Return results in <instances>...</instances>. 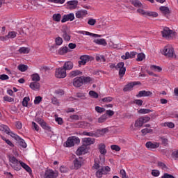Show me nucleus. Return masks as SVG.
<instances>
[{"mask_svg":"<svg viewBox=\"0 0 178 178\" xmlns=\"http://www.w3.org/2000/svg\"><path fill=\"white\" fill-rule=\"evenodd\" d=\"M19 54H29L30 52V49L29 47H21L19 49Z\"/></svg>","mask_w":178,"mask_h":178,"instance_id":"a18cd8bd","label":"nucleus"},{"mask_svg":"<svg viewBox=\"0 0 178 178\" xmlns=\"http://www.w3.org/2000/svg\"><path fill=\"white\" fill-rule=\"evenodd\" d=\"M73 86L76 88L81 87V86H83V78H81V76L74 78L73 80Z\"/></svg>","mask_w":178,"mask_h":178,"instance_id":"f3484780","label":"nucleus"},{"mask_svg":"<svg viewBox=\"0 0 178 178\" xmlns=\"http://www.w3.org/2000/svg\"><path fill=\"white\" fill-rule=\"evenodd\" d=\"M83 165V159L81 157L75 159L74 160V169H80Z\"/></svg>","mask_w":178,"mask_h":178,"instance_id":"dca6fc26","label":"nucleus"},{"mask_svg":"<svg viewBox=\"0 0 178 178\" xmlns=\"http://www.w3.org/2000/svg\"><path fill=\"white\" fill-rule=\"evenodd\" d=\"M88 151V149H87V146L83 145L76 150V155H84L85 154H87Z\"/></svg>","mask_w":178,"mask_h":178,"instance_id":"a211bd4d","label":"nucleus"},{"mask_svg":"<svg viewBox=\"0 0 178 178\" xmlns=\"http://www.w3.org/2000/svg\"><path fill=\"white\" fill-rule=\"evenodd\" d=\"M162 37L163 38H170V35L173 34V31L170 30L169 27H163V30L161 31Z\"/></svg>","mask_w":178,"mask_h":178,"instance_id":"9d476101","label":"nucleus"},{"mask_svg":"<svg viewBox=\"0 0 178 178\" xmlns=\"http://www.w3.org/2000/svg\"><path fill=\"white\" fill-rule=\"evenodd\" d=\"M55 42H56V45H62V44L63 42V40L62 39V38L58 37L56 38Z\"/></svg>","mask_w":178,"mask_h":178,"instance_id":"052dcab7","label":"nucleus"},{"mask_svg":"<svg viewBox=\"0 0 178 178\" xmlns=\"http://www.w3.org/2000/svg\"><path fill=\"white\" fill-rule=\"evenodd\" d=\"M74 20V13H71L67 15H64L61 19V23H66V22H73Z\"/></svg>","mask_w":178,"mask_h":178,"instance_id":"ddd939ff","label":"nucleus"},{"mask_svg":"<svg viewBox=\"0 0 178 178\" xmlns=\"http://www.w3.org/2000/svg\"><path fill=\"white\" fill-rule=\"evenodd\" d=\"M80 74H83V72L79 70L71 71L70 73V77H76V76H80Z\"/></svg>","mask_w":178,"mask_h":178,"instance_id":"c756f323","label":"nucleus"},{"mask_svg":"<svg viewBox=\"0 0 178 178\" xmlns=\"http://www.w3.org/2000/svg\"><path fill=\"white\" fill-rule=\"evenodd\" d=\"M21 168H23L24 169H25V170H26L28 173H31V168H30V166L23 163V161L21 163Z\"/></svg>","mask_w":178,"mask_h":178,"instance_id":"4c0bfd02","label":"nucleus"},{"mask_svg":"<svg viewBox=\"0 0 178 178\" xmlns=\"http://www.w3.org/2000/svg\"><path fill=\"white\" fill-rule=\"evenodd\" d=\"M143 122L141 120V118H138L136 120L134 125L131 124L130 126V130L131 131H136V130H138V129H140V127H143Z\"/></svg>","mask_w":178,"mask_h":178,"instance_id":"6e6552de","label":"nucleus"},{"mask_svg":"<svg viewBox=\"0 0 178 178\" xmlns=\"http://www.w3.org/2000/svg\"><path fill=\"white\" fill-rule=\"evenodd\" d=\"M58 176H59V172H58V171L54 170L51 169H47L44 172V178H56L58 177Z\"/></svg>","mask_w":178,"mask_h":178,"instance_id":"423d86ee","label":"nucleus"},{"mask_svg":"<svg viewBox=\"0 0 178 178\" xmlns=\"http://www.w3.org/2000/svg\"><path fill=\"white\" fill-rule=\"evenodd\" d=\"M144 59H145V54H144L143 53H139L137 55V58H136L137 62H143Z\"/></svg>","mask_w":178,"mask_h":178,"instance_id":"e433bc0d","label":"nucleus"},{"mask_svg":"<svg viewBox=\"0 0 178 178\" xmlns=\"http://www.w3.org/2000/svg\"><path fill=\"white\" fill-rule=\"evenodd\" d=\"M17 69L18 70H19V72H26V70L29 69V67L26 65L22 64V65H18Z\"/></svg>","mask_w":178,"mask_h":178,"instance_id":"ea45409f","label":"nucleus"},{"mask_svg":"<svg viewBox=\"0 0 178 178\" xmlns=\"http://www.w3.org/2000/svg\"><path fill=\"white\" fill-rule=\"evenodd\" d=\"M99 152H100L99 159L102 162H105V155H106V145L104 143H100L98 145Z\"/></svg>","mask_w":178,"mask_h":178,"instance_id":"20e7f679","label":"nucleus"},{"mask_svg":"<svg viewBox=\"0 0 178 178\" xmlns=\"http://www.w3.org/2000/svg\"><path fill=\"white\" fill-rule=\"evenodd\" d=\"M152 110L147 109V108H141L138 111V113H141L142 115H146L147 113H151Z\"/></svg>","mask_w":178,"mask_h":178,"instance_id":"a19ab883","label":"nucleus"},{"mask_svg":"<svg viewBox=\"0 0 178 178\" xmlns=\"http://www.w3.org/2000/svg\"><path fill=\"white\" fill-rule=\"evenodd\" d=\"M106 119H108V117L106 116V114H104L100 118H99L98 122L99 123H104V122L106 121Z\"/></svg>","mask_w":178,"mask_h":178,"instance_id":"09e8293b","label":"nucleus"},{"mask_svg":"<svg viewBox=\"0 0 178 178\" xmlns=\"http://www.w3.org/2000/svg\"><path fill=\"white\" fill-rule=\"evenodd\" d=\"M29 101H30V97H24L22 101L23 106H28Z\"/></svg>","mask_w":178,"mask_h":178,"instance_id":"864d4df0","label":"nucleus"},{"mask_svg":"<svg viewBox=\"0 0 178 178\" xmlns=\"http://www.w3.org/2000/svg\"><path fill=\"white\" fill-rule=\"evenodd\" d=\"M77 5H79V1L77 0H72L67 1L65 6L67 8V9H76L77 8Z\"/></svg>","mask_w":178,"mask_h":178,"instance_id":"f8f14e48","label":"nucleus"},{"mask_svg":"<svg viewBox=\"0 0 178 178\" xmlns=\"http://www.w3.org/2000/svg\"><path fill=\"white\" fill-rule=\"evenodd\" d=\"M134 86H141V82L140 81L131 82L124 86L123 91H124L125 92L127 91H131Z\"/></svg>","mask_w":178,"mask_h":178,"instance_id":"9b49d317","label":"nucleus"},{"mask_svg":"<svg viewBox=\"0 0 178 178\" xmlns=\"http://www.w3.org/2000/svg\"><path fill=\"white\" fill-rule=\"evenodd\" d=\"M95 111L96 112H97V113H102L103 112H105V108L99 106H96Z\"/></svg>","mask_w":178,"mask_h":178,"instance_id":"0e129e2a","label":"nucleus"},{"mask_svg":"<svg viewBox=\"0 0 178 178\" xmlns=\"http://www.w3.org/2000/svg\"><path fill=\"white\" fill-rule=\"evenodd\" d=\"M136 55L137 52L136 51H127L124 55L121 56V58L123 59V60H127V59H133L134 58H136Z\"/></svg>","mask_w":178,"mask_h":178,"instance_id":"4468645a","label":"nucleus"},{"mask_svg":"<svg viewBox=\"0 0 178 178\" xmlns=\"http://www.w3.org/2000/svg\"><path fill=\"white\" fill-rule=\"evenodd\" d=\"M131 3L132 5H134V6H135V8H139V9L140 8H145V6L143 3H141V2L138 0H131Z\"/></svg>","mask_w":178,"mask_h":178,"instance_id":"b1692460","label":"nucleus"},{"mask_svg":"<svg viewBox=\"0 0 178 178\" xmlns=\"http://www.w3.org/2000/svg\"><path fill=\"white\" fill-rule=\"evenodd\" d=\"M51 102L54 105H56L57 106H59V100L56 99V97H52Z\"/></svg>","mask_w":178,"mask_h":178,"instance_id":"774afa93","label":"nucleus"},{"mask_svg":"<svg viewBox=\"0 0 178 178\" xmlns=\"http://www.w3.org/2000/svg\"><path fill=\"white\" fill-rule=\"evenodd\" d=\"M55 76L57 79H65V77H66L65 70L62 67L56 69Z\"/></svg>","mask_w":178,"mask_h":178,"instance_id":"1a4fd4ad","label":"nucleus"},{"mask_svg":"<svg viewBox=\"0 0 178 178\" xmlns=\"http://www.w3.org/2000/svg\"><path fill=\"white\" fill-rule=\"evenodd\" d=\"M36 122H38V123H39V124H40L41 127H42V129H44L45 130H48V129H49V127H48V125H47V122H44V120H42L40 118H38L36 120Z\"/></svg>","mask_w":178,"mask_h":178,"instance_id":"393cba45","label":"nucleus"},{"mask_svg":"<svg viewBox=\"0 0 178 178\" xmlns=\"http://www.w3.org/2000/svg\"><path fill=\"white\" fill-rule=\"evenodd\" d=\"M19 145H20V147H22V148H26L27 147V143H26V142L23 139H19Z\"/></svg>","mask_w":178,"mask_h":178,"instance_id":"4d7b16f0","label":"nucleus"},{"mask_svg":"<svg viewBox=\"0 0 178 178\" xmlns=\"http://www.w3.org/2000/svg\"><path fill=\"white\" fill-rule=\"evenodd\" d=\"M160 10L164 15H169V13H170V10H169V8H168L166 6H161V7H160Z\"/></svg>","mask_w":178,"mask_h":178,"instance_id":"f704fd0d","label":"nucleus"},{"mask_svg":"<svg viewBox=\"0 0 178 178\" xmlns=\"http://www.w3.org/2000/svg\"><path fill=\"white\" fill-rule=\"evenodd\" d=\"M95 23H97V19H95L90 18L88 21L89 26H95Z\"/></svg>","mask_w":178,"mask_h":178,"instance_id":"bf43d9fd","label":"nucleus"},{"mask_svg":"<svg viewBox=\"0 0 178 178\" xmlns=\"http://www.w3.org/2000/svg\"><path fill=\"white\" fill-rule=\"evenodd\" d=\"M150 70H152V72H162V67L155 65H150Z\"/></svg>","mask_w":178,"mask_h":178,"instance_id":"2f4dec72","label":"nucleus"},{"mask_svg":"<svg viewBox=\"0 0 178 178\" xmlns=\"http://www.w3.org/2000/svg\"><path fill=\"white\" fill-rule=\"evenodd\" d=\"M41 101H42V97H41V96L35 97V99H34L35 105H38V104H40V102H41Z\"/></svg>","mask_w":178,"mask_h":178,"instance_id":"13d9d810","label":"nucleus"},{"mask_svg":"<svg viewBox=\"0 0 178 178\" xmlns=\"http://www.w3.org/2000/svg\"><path fill=\"white\" fill-rule=\"evenodd\" d=\"M83 145L87 147V145H92L95 143V139L92 138H85L83 139Z\"/></svg>","mask_w":178,"mask_h":178,"instance_id":"412c9836","label":"nucleus"},{"mask_svg":"<svg viewBox=\"0 0 178 178\" xmlns=\"http://www.w3.org/2000/svg\"><path fill=\"white\" fill-rule=\"evenodd\" d=\"M137 13H139V15H141L142 16L147 17V11H145L144 10V9L140 8L137 10Z\"/></svg>","mask_w":178,"mask_h":178,"instance_id":"49530a36","label":"nucleus"},{"mask_svg":"<svg viewBox=\"0 0 178 178\" xmlns=\"http://www.w3.org/2000/svg\"><path fill=\"white\" fill-rule=\"evenodd\" d=\"M16 35H17V32L15 31H10L8 32L7 37L9 39H13V38H16Z\"/></svg>","mask_w":178,"mask_h":178,"instance_id":"58836bf2","label":"nucleus"},{"mask_svg":"<svg viewBox=\"0 0 178 178\" xmlns=\"http://www.w3.org/2000/svg\"><path fill=\"white\" fill-rule=\"evenodd\" d=\"M113 100V98H112V97H107L102 99V101H103V102H112Z\"/></svg>","mask_w":178,"mask_h":178,"instance_id":"338daca9","label":"nucleus"},{"mask_svg":"<svg viewBox=\"0 0 178 178\" xmlns=\"http://www.w3.org/2000/svg\"><path fill=\"white\" fill-rule=\"evenodd\" d=\"M3 101H6L7 102H14L15 99L9 97V96H4Z\"/></svg>","mask_w":178,"mask_h":178,"instance_id":"e2e57ef3","label":"nucleus"},{"mask_svg":"<svg viewBox=\"0 0 178 178\" xmlns=\"http://www.w3.org/2000/svg\"><path fill=\"white\" fill-rule=\"evenodd\" d=\"M140 118L142 120V122L143 123V124L144 123H147L149 122V120H151V118L148 116L140 117Z\"/></svg>","mask_w":178,"mask_h":178,"instance_id":"6e6d98bb","label":"nucleus"},{"mask_svg":"<svg viewBox=\"0 0 178 178\" xmlns=\"http://www.w3.org/2000/svg\"><path fill=\"white\" fill-rule=\"evenodd\" d=\"M69 52V48L67 47H63L58 49L59 55H65V54H67Z\"/></svg>","mask_w":178,"mask_h":178,"instance_id":"7c9ffc66","label":"nucleus"},{"mask_svg":"<svg viewBox=\"0 0 178 178\" xmlns=\"http://www.w3.org/2000/svg\"><path fill=\"white\" fill-rule=\"evenodd\" d=\"M61 18H62V15L59 13L53 15V20L54 22H60Z\"/></svg>","mask_w":178,"mask_h":178,"instance_id":"c03bdc74","label":"nucleus"},{"mask_svg":"<svg viewBox=\"0 0 178 178\" xmlns=\"http://www.w3.org/2000/svg\"><path fill=\"white\" fill-rule=\"evenodd\" d=\"M81 34H83L85 35H90V37H95V38H101L102 37V35L95 34L92 33L88 31H82Z\"/></svg>","mask_w":178,"mask_h":178,"instance_id":"cd10ccee","label":"nucleus"},{"mask_svg":"<svg viewBox=\"0 0 178 178\" xmlns=\"http://www.w3.org/2000/svg\"><path fill=\"white\" fill-rule=\"evenodd\" d=\"M157 166L163 170H168V166H166V164L162 161H158Z\"/></svg>","mask_w":178,"mask_h":178,"instance_id":"c9c22d12","label":"nucleus"},{"mask_svg":"<svg viewBox=\"0 0 178 178\" xmlns=\"http://www.w3.org/2000/svg\"><path fill=\"white\" fill-rule=\"evenodd\" d=\"M87 15V10H81L76 13L75 16L77 19H81Z\"/></svg>","mask_w":178,"mask_h":178,"instance_id":"5701e85b","label":"nucleus"},{"mask_svg":"<svg viewBox=\"0 0 178 178\" xmlns=\"http://www.w3.org/2000/svg\"><path fill=\"white\" fill-rule=\"evenodd\" d=\"M31 80L33 82H36L38 83V81H40V75L37 73L33 74L31 76Z\"/></svg>","mask_w":178,"mask_h":178,"instance_id":"473e14b6","label":"nucleus"},{"mask_svg":"<svg viewBox=\"0 0 178 178\" xmlns=\"http://www.w3.org/2000/svg\"><path fill=\"white\" fill-rule=\"evenodd\" d=\"M48 2H50L51 3H58L59 5H63V3L66 2V0H48Z\"/></svg>","mask_w":178,"mask_h":178,"instance_id":"37998d69","label":"nucleus"},{"mask_svg":"<svg viewBox=\"0 0 178 178\" xmlns=\"http://www.w3.org/2000/svg\"><path fill=\"white\" fill-rule=\"evenodd\" d=\"M89 95L91 97V98H98L99 97L98 93L94 90H90L89 92Z\"/></svg>","mask_w":178,"mask_h":178,"instance_id":"603ef678","label":"nucleus"},{"mask_svg":"<svg viewBox=\"0 0 178 178\" xmlns=\"http://www.w3.org/2000/svg\"><path fill=\"white\" fill-rule=\"evenodd\" d=\"M152 175L154 177H158V176H159V175H161V172L158 170H152Z\"/></svg>","mask_w":178,"mask_h":178,"instance_id":"69168bd1","label":"nucleus"},{"mask_svg":"<svg viewBox=\"0 0 178 178\" xmlns=\"http://www.w3.org/2000/svg\"><path fill=\"white\" fill-rule=\"evenodd\" d=\"M147 16H149L150 17H157L158 14L156 13V12L147 11Z\"/></svg>","mask_w":178,"mask_h":178,"instance_id":"5fc2aeb1","label":"nucleus"},{"mask_svg":"<svg viewBox=\"0 0 178 178\" xmlns=\"http://www.w3.org/2000/svg\"><path fill=\"white\" fill-rule=\"evenodd\" d=\"M120 176L122 178H129V176H127V173H126V170L123 169L120 170Z\"/></svg>","mask_w":178,"mask_h":178,"instance_id":"3c124183","label":"nucleus"},{"mask_svg":"<svg viewBox=\"0 0 178 178\" xmlns=\"http://www.w3.org/2000/svg\"><path fill=\"white\" fill-rule=\"evenodd\" d=\"M82 79L83 84V83H91L94 79L90 76H81Z\"/></svg>","mask_w":178,"mask_h":178,"instance_id":"79ce46f5","label":"nucleus"},{"mask_svg":"<svg viewBox=\"0 0 178 178\" xmlns=\"http://www.w3.org/2000/svg\"><path fill=\"white\" fill-rule=\"evenodd\" d=\"M145 145L146 148H149V149H156V148L159 147V143H158L147 142Z\"/></svg>","mask_w":178,"mask_h":178,"instance_id":"aec40b11","label":"nucleus"},{"mask_svg":"<svg viewBox=\"0 0 178 178\" xmlns=\"http://www.w3.org/2000/svg\"><path fill=\"white\" fill-rule=\"evenodd\" d=\"M90 60V56L83 55L80 57V60L79 61V66H84L87 62Z\"/></svg>","mask_w":178,"mask_h":178,"instance_id":"2eb2a0df","label":"nucleus"},{"mask_svg":"<svg viewBox=\"0 0 178 178\" xmlns=\"http://www.w3.org/2000/svg\"><path fill=\"white\" fill-rule=\"evenodd\" d=\"M164 127H169V129H173L175 127V124L173 122H165L162 124Z\"/></svg>","mask_w":178,"mask_h":178,"instance_id":"8fccbe9b","label":"nucleus"},{"mask_svg":"<svg viewBox=\"0 0 178 178\" xmlns=\"http://www.w3.org/2000/svg\"><path fill=\"white\" fill-rule=\"evenodd\" d=\"M80 143V138L76 136H70L65 143V147L67 148H72V147H74L76 144Z\"/></svg>","mask_w":178,"mask_h":178,"instance_id":"f03ea898","label":"nucleus"},{"mask_svg":"<svg viewBox=\"0 0 178 178\" xmlns=\"http://www.w3.org/2000/svg\"><path fill=\"white\" fill-rule=\"evenodd\" d=\"M163 55L170 59H175L176 58V54L175 53V49L170 44L165 46L163 51Z\"/></svg>","mask_w":178,"mask_h":178,"instance_id":"f257e3e1","label":"nucleus"},{"mask_svg":"<svg viewBox=\"0 0 178 178\" xmlns=\"http://www.w3.org/2000/svg\"><path fill=\"white\" fill-rule=\"evenodd\" d=\"M94 42L98 45H106V40L105 39H95Z\"/></svg>","mask_w":178,"mask_h":178,"instance_id":"72a5a7b5","label":"nucleus"},{"mask_svg":"<svg viewBox=\"0 0 178 178\" xmlns=\"http://www.w3.org/2000/svg\"><path fill=\"white\" fill-rule=\"evenodd\" d=\"M153 130L151 129L145 128L141 130L142 136H146L148 133H152Z\"/></svg>","mask_w":178,"mask_h":178,"instance_id":"de8ad7c7","label":"nucleus"},{"mask_svg":"<svg viewBox=\"0 0 178 178\" xmlns=\"http://www.w3.org/2000/svg\"><path fill=\"white\" fill-rule=\"evenodd\" d=\"M22 161L17 160V159H16L15 156L10 157V165L13 169L17 171L22 169Z\"/></svg>","mask_w":178,"mask_h":178,"instance_id":"7ed1b4c3","label":"nucleus"},{"mask_svg":"<svg viewBox=\"0 0 178 178\" xmlns=\"http://www.w3.org/2000/svg\"><path fill=\"white\" fill-rule=\"evenodd\" d=\"M152 95V92L147 90H141L136 95L137 98H141L143 97H149Z\"/></svg>","mask_w":178,"mask_h":178,"instance_id":"6ab92c4d","label":"nucleus"},{"mask_svg":"<svg viewBox=\"0 0 178 178\" xmlns=\"http://www.w3.org/2000/svg\"><path fill=\"white\" fill-rule=\"evenodd\" d=\"M29 87L31 88V90H33V91H37L40 87V83L31 82L29 85Z\"/></svg>","mask_w":178,"mask_h":178,"instance_id":"a878e982","label":"nucleus"},{"mask_svg":"<svg viewBox=\"0 0 178 178\" xmlns=\"http://www.w3.org/2000/svg\"><path fill=\"white\" fill-rule=\"evenodd\" d=\"M63 69L66 70H72L73 69V63L71 61H67L63 65Z\"/></svg>","mask_w":178,"mask_h":178,"instance_id":"bb28decb","label":"nucleus"},{"mask_svg":"<svg viewBox=\"0 0 178 178\" xmlns=\"http://www.w3.org/2000/svg\"><path fill=\"white\" fill-rule=\"evenodd\" d=\"M105 162H102V161L99 159H95V164L93 165V169H95L96 170H98V169H100L101 165H104Z\"/></svg>","mask_w":178,"mask_h":178,"instance_id":"4be33fe9","label":"nucleus"},{"mask_svg":"<svg viewBox=\"0 0 178 178\" xmlns=\"http://www.w3.org/2000/svg\"><path fill=\"white\" fill-rule=\"evenodd\" d=\"M63 38H64L65 41H70V36L66 33V31H63Z\"/></svg>","mask_w":178,"mask_h":178,"instance_id":"680f3d73","label":"nucleus"},{"mask_svg":"<svg viewBox=\"0 0 178 178\" xmlns=\"http://www.w3.org/2000/svg\"><path fill=\"white\" fill-rule=\"evenodd\" d=\"M116 70H119V76L123 77L126 74V67H124V63L120 62L117 64L115 66Z\"/></svg>","mask_w":178,"mask_h":178,"instance_id":"0eeeda50","label":"nucleus"},{"mask_svg":"<svg viewBox=\"0 0 178 178\" xmlns=\"http://www.w3.org/2000/svg\"><path fill=\"white\" fill-rule=\"evenodd\" d=\"M0 131H1V133H5V134L10 136V137H13V138H15V137H16V134L10 131V129L9 128V127H8V125L1 124Z\"/></svg>","mask_w":178,"mask_h":178,"instance_id":"39448f33","label":"nucleus"},{"mask_svg":"<svg viewBox=\"0 0 178 178\" xmlns=\"http://www.w3.org/2000/svg\"><path fill=\"white\" fill-rule=\"evenodd\" d=\"M103 175H106V172L104 170V168H101L100 169H98L96 172V177L101 178L102 177Z\"/></svg>","mask_w":178,"mask_h":178,"instance_id":"c85d7f7f","label":"nucleus"}]
</instances>
